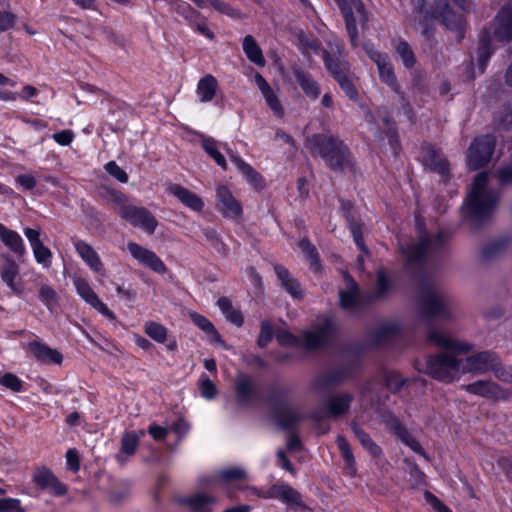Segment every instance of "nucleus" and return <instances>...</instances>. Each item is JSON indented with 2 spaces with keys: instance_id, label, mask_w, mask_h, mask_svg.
Returning a JSON list of instances; mask_svg holds the SVG:
<instances>
[{
  "instance_id": "1",
  "label": "nucleus",
  "mask_w": 512,
  "mask_h": 512,
  "mask_svg": "<svg viewBox=\"0 0 512 512\" xmlns=\"http://www.w3.org/2000/svg\"><path fill=\"white\" fill-rule=\"evenodd\" d=\"M428 339L443 348L444 351L429 356L423 371L440 382L452 383L458 381L462 375L461 358L459 356L472 351L473 345L438 330H430Z\"/></svg>"
},
{
  "instance_id": "2",
  "label": "nucleus",
  "mask_w": 512,
  "mask_h": 512,
  "mask_svg": "<svg viewBox=\"0 0 512 512\" xmlns=\"http://www.w3.org/2000/svg\"><path fill=\"white\" fill-rule=\"evenodd\" d=\"M512 40V0H509L499 10L491 27L484 28L480 34L477 49L478 68L483 73L493 54V41Z\"/></svg>"
},
{
  "instance_id": "3",
  "label": "nucleus",
  "mask_w": 512,
  "mask_h": 512,
  "mask_svg": "<svg viewBox=\"0 0 512 512\" xmlns=\"http://www.w3.org/2000/svg\"><path fill=\"white\" fill-rule=\"evenodd\" d=\"M416 226L419 233L418 241L401 248L406 266L409 268L423 267L441 253L447 241V235L442 231L434 235L428 234L418 218Z\"/></svg>"
},
{
  "instance_id": "4",
  "label": "nucleus",
  "mask_w": 512,
  "mask_h": 512,
  "mask_svg": "<svg viewBox=\"0 0 512 512\" xmlns=\"http://www.w3.org/2000/svg\"><path fill=\"white\" fill-rule=\"evenodd\" d=\"M498 201V194L488 187V174H477L465 201L471 219L476 222L487 219L495 211Z\"/></svg>"
},
{
  "instance_id": "5",
  "label": "nucleus",
  "mask_w": 512,
  "mask_h": 512,
  "mask_svg": "<svg viewBox=\"0 0 512 512\" xmlns=\"http://www.w3.org/2000/svg\"><path fill=\"white\" fill-rule=\"evenodd\" d=\"M109 203L111 208L131 226L149 235L154 234L158 221L147 208L132 204L125 194L117 191L111 192Z\"/></svg>"
},
{
  "instance_id": "6",
  "label": "nucleus",
  "mask_w": 512,
  "mask_h": 512,
  "mask_svg": "<svg viewBox=\"0 0 512 512\" xmlns=\"http://www.w3.org/2000/svg\"><path fill=\"white\" fill-rule=\"evenodd\" d=\"M306 146L313 155H320L331 169H342L348 162L347 147L333 136L312 135L307 138Z\"/></svg>"
},
{
  "instance_id": "7",
  "label": "nucleus",
  "mask_w": 512,
  "mask_h": 512,
  "mask_svg": "<svg viewBox=\"0 0 512 512\" xmlns=\"http://www.w3.org/2000/svg\"><path fill=\"white\" fill-rule=\"evenodd\" d=\"M345 20V26L354 47L359 44L358 25L362 28L368 22V14L361 0H334Z\"/></svg>"
},
{
  "instance_id": "8",
  "label": "nucleus",
  "mask_w": 512,
  "mask_h": 512,
  "mask_svg": "<svg viewBox=\"0 0 512 512\" xmlns=\"http://www.w3.org/2000/svg\"><path fill=\"white\" fill-rule=\"evenodd\" d=\"M421 311L426 316L450 318V300L448 296L431 283L421 284Z\"/></svg>"
},
{
  "instance_id": "9",
  "label": "nucleus",
  "mask_w": 512,
  "mask_h": 512,
  "mask_svg": "<svg viewBox=\"0 0 512 512\" xmlns=\"http://www.w3.org/2000/svg\"><path fill=\"white\" fill-rule=\"evenodd\" d=\"M496 140L492 135H484L474 139L467 153V165L471 170L485 166L492 157Z\"/></svg>"
},
{
  "instance_id": "10",
  "label": "nucleus",
  "mask_w": 512,
  "mask_h": 512,
  "mask_svg": "<svg viewBox=\"0 0 512 512\" xmlns=\"http://www.w3.org/2000/svg\"><path fill=\"white\" fill-rule=\"evenodd\" d=\"M334 324L329 318H320L309 330L302 334V343L307 349H317L324 346L332 337Z\"/></svg>"
},
{
  "instance_id": "11",
  "label": "nucleus",
  "mask_w": 512,
  "mask_h": 512,
  "mask_svg": "<svg viewBox=\"0 0 512 512\" xmlns=\"http://www.w3.org/2000/svg\"><path fill=\"white\" fill-rule=\"evenodd\" d=\"M215 197V208L224 218L236 221L242 217V205L227 186L219 185Z\"/></svg>"
},
{
  "instance_id": "12",
  "label": "nucleus",
  "mask_w": 512,
  "mask_h": 512,
  "mask_svg": "<svg viewBox=\"0 0 512 512\" xmlns=\"http://www.w3.org/2000/svg\"><path fill=\"white\" fill-rule=\"evenodd\" d=\"M73 284L77 294L91 307L111 321L116 320L115 314L104 304L92 289L88 280L82 277H73Z\"/></svg>"
},
{
  "instance_id": "13",
  "label": "nucleus",
  "mask_w": 512,
  "mask_h": 512,
  "mask_svg": "<svg viewBox=\"0 0 512 512\" xmlns=\"http://www.w3.org/2000/svg\"><path fill=\"white\" fill-rule=\"evenodd\" d=\"M381 422L396 437L408 446L412 451L424 455V450L420 443L411 435L408 429L391 412H384L381 416Z\"/></svg>"
},
{
  "instance_id": "14",
  "label": "nucleus",
  "mask_w": 512,
  "mask_h": 512,
  "mask_svg": "<svg viewBox=\"0 0 512 512\" xmlns=\"http://www.w3.org/2000/svg\"><path fill=\"white\" fill-rule=\"evenodd\" d=\"M496 356L492 351H482L466 358H461L462 375L468 373L481 375L491 371Z\"/></svg>"
},
{
  "instance_id": "15",
  "label": "nucleus",
  "mask_w": 512,
  "mask_h": 512,
  "mask_svg": "<svg viewBox=\"0 0 512 512\" xmlns=\"http://www.w3.org/2000/svg\"><path fill=\"white\" fill-rule=\"evenodd\" d=\"M23 233L30 244L35 261L44 269H49L52 265L53 254L40 239L41 229L26 227L23 229Z\"/></svg>"
},
{
  "instance_id": "16",
  "label": "nucleus",
  "mask_w": 512,
  "mask_h": 512,
  "mask_svg": "<svg viewBox=\"0 0 512 512\" xmlns=\"http://www.w3.org/2000/svg\"><path fill=\"white\" fill-rule=\"evenodd\" d=\"M0 277L9 289L16 295L24 292V287L20 282V267L18 263L9 255H1Z\"/></svg>"
},
{
  "instance_id": "17",
  "label": "nucleus",
  "mask_w": 512,
  "mask_h": 512,
  "mask_svg": "<svg viewBox=\"0 0 512 512\" xmlns=\"http://www.w3.org/2000/svg\"><path fill=\"white\" fill-rule=\"evenodd\" d=\"M365 50L370 59L377 65L381 81L388 85L393 91L398 92L399 87L397 79L388 55L381 53L372 47H366Z\"/></svg>"
},
{
  "instance_id": "18",
  "label": "nucleus",
  "mask_w": 512,
  "mask_h": 512,
  "mask_svg": "<svg viewBox=\"0 0 512 512\" xmlns=\"http://www.w3.org/2000/svg\"><path fill=\"white\" fill-rule=\"evenodd\" d=\"M127 249L131 256L140 264L160 274L166 272L164 262L152 250H149L135 242H128Z\"/></svg>"
},
{
  "instance_id": "19",
  "label": "nucleus",
  "mask_w": 512,
  "mask_h": 512,
  "mask_svg": "<svg viewBox=\"0 0 512 512\" xmlns=\"http://www.w3.org/2000/svg\"><path fill=\"white\" fill-rule=\"evenodd\" d=\"M292 76L294 82L309 99L316 100L319 97L321 92L320 85L308 71L299 66H294Z\"/></svg>"
},
{
  "instance_id": "20",
  "label": "nucleus",
  "mask_w": 512,
  "mask_h": 512,
  "mask_svg": "<svg viewBox=\"0 0 512 512\" xmlns=\"http://www.w3.org/2000/svg\"><path fill=\"white\" fill-rule=\"evenodd\" d=\"M35 484L43 490L49 491L55 496H62L67 492V488L55 475L48 469H38L33 475Z\"/></svg>"
},
{
  "instance_id": "21",
  "label": "nucleus",
  "mask_w": 512,
  "mask_h": 512,
  "mask_svg": "<svg viewBox=\"0 0 512 512\" xmlns=\"http://www.w3.org/2000/svg\"><path fill=\"white\" fill-rule=\"evenodd\" d=\"M217 498L209 493L197 491L180 500V503L187 506L191 512H212Z\"/></svg>"
},
{
  "instance_id": "22",
  "label": "nucleus",
  "mask_w": 512,
  "mask_h": 512,
  "mask_svg": "<svg viewBox=\"0 0 512 512\" xmlns=\"http://www.w3.org/2000/svg\"><path fill=\"white\" fill-rule=\"evenodd\" d=\"M354 400V396L348 392H337L332 394L325 403L328 416L338 418L345 415Z\"/></svg>"
},
{
  "instance_id": "23",
  "label": "nucleus",
  "mask_w": 512,
  "mask_h": 512,
  "mask_svg": "<svg viewBox=\"0 0 512 512\" xmlns=\"http://www.w3.org/2000/svg\"><path fill=\"white\" fill-rule=\"evenodd\" d=\"M463 388L471 394L485 398L505 399L506 392L497 383L493 381L479 380L474 383L464 385Z\"/></svg>"
},
{
  "instance_id": "24",
  "label": "nucleus",
  "mask_w": 512,
  "mask_h": 512,
  "mask_svg": "<svg viewBox=\"0 0 512 512\" xmlns=\"http://www.w3.org/2000/svg\"><path fill=\"white\" fill-rule=\"evenodd\" d=\"M167 192L192 211L201 212L204 208V201L201 197L179 184L170 185Z\"/></svg>"
},
{
  "instance_id": "25",
  "label": "nucleus",
  "mask_w": 512,
  "mask_h": 512,
  "mask_svg": "<svg viewBox=\"0 0 512 512\" xmlns=\"http://www.w3.org/2000/svg\"><path fill=\"white\" fill-rule=\"evenodd\" d=\"M73 246L79 257L96 273L104 274V265L98 253L87 242L76 239Z\"/></svg>"
},
{
  "instance_id": "26",
  "label": "nucleus",
  "mask_w": 512,
  "mask_h": 512,
  "mask_svg": "<svg viewBox=\"0 0 512 512\" xmlns=\"http://www.w3.org/2000/svg\"><path fill=\"white\" fill-rule=\"evenodd\" d=\"M346 283L347 289L340 291V305L349 312H358L363 306V299L359 293L358 286L351 278H347Z\"/></svg>"
},
{
  "instance_id": "27",
  "label": "nucleus",
  "mask_w": 512,
  "mask_h": 512,
  "mask_svg": "<svg viewBox=\"0 0 512 512\" xmlns=\"http://www.w3.org/2000/svg\"><path fill=\"white\" fill-rule=\"evenodd\" d=\"M0 240L16 256L22 257L26 254V247L20 234L8 229L2 223H0Z\"/></svg>"
},
{
  "instance_id": "28",
  "label": "nucleus",
  "mask_w": 512,
  "mask_h": 512,
  "mask_svg": "<svg viewBox=\"0 0 512 512\" xmlns=\"http://www.w3.org/2000/svg\"><path fill=\"white\" fill-rule=\"evenodd\" d=\"M255 83L261 91L266 104L270 107L273 113L278 117H282L284 115V109L278 99V96L275 94L265 78L261 74L256 73Z\"/></svg>"
},
{
  "instance_id": "29",
  "label": "nucleus",
  "mask_w": 512,
  "mask_h": 512,
  "mask_svg": "<svg viewBox=\"0 0 512 512\" xmlns=\"http://www.w3.org/2000/svg\"><path fill=\"white\" fill-rule=\"evenodd\" d=\"M28 349L36 360L43 363L61 364L63 357L61 353L55 349H51L45 344L37 341L30 342Z\"/></svg>"
},
{
  "instance_id": "30",
  "label": "nucleus",
  "mask_w": 512,
  "mask_h": 512,
  "mask_svg": "<svg viewBox=\"0 0 512 512\" xmlns=\"http://www.w3.org/2000/svg\"><path fill=\"white\" fill-rule=\"evenodd\" d=\"M274 271L281 282L282 287L296 299L303 297V291L299 282L293 278L290 272L282 265L276 264Z\"/></svg>"
},
{
  "instance_id": "31",
  "label": "nucleus",
  "mask_w": 512,
  "mask_h": 512,
  "mask_svg": "<svg viewBox=\"0 0 512 512\" xmlns=\"http://www.w3.org/2000/svg\"><path fill=\"white\" fill-rule=\"evenodd\" d=\"M235 390L238 400L241 403H248L256 393V385L252 377L246 374H239L236 378Z\"/></svg>"
},
{
  "instance_id": "32",
  "label": "nucleus",
  "mask_w": 512,
  "mask_h": 512,
  "mask_svg": "<svg viewBox=\"0 0 512 512\" xmlns=\"http://www.w3.org/2000/svg\"><path fill=\"white\" fill-rule=\"evenodd\" d=\"M217 89L218 82L213 75L208 74L201 78L196 90L200 102H210L215 97Z\"/></svg>"
},
{
  "instance_id": "33",
  "label": "nucleus",
  "mask_w": 512,
  "mask_h": 512,
  "mask_svg": "<svg viewBox=\"0 0 512 512\" xmlns=\"http://www.w3.org/2000/svg\"><path fill=\"white\" fill-rule=\"evenodd\" d=\"M277 498L286 503L298 504L300 494L287 484H275L269 489V499Z\"/></svg>"
},
{
  "instance_id": "34",
  "label": "nucleus",
  "mask_w": 512,
  "mask_h": 512,
  "mask_svg": "<svg viewBox=\"0 0 512 512\" xmlns=\"http://www.w3.org/2000/svg\"><path fill=\"white\" fill-rule=\"evenodd\" d=\"M351 429L360 442L362 447L372 456L379 457L382 454V449L377 445L373 439L366 433L356 422L351 423Z\"/></svg>"
},
{
  "instance_id": "35",
  "label": "nucleus",
  "mask_w": 512,
  "mask_h": 512,
  "mask_svg": "<svg viewBox=\"0 0 512 512\" xmlns=\"http://www.w3.org/2000/svg\"><path fill=\"white\" fill-rule=\"evenodd\" d=\"M230 159L251 184L258 188L263 187L261 175L251 165L232 152H230Z\"/></svg>"
},
{
  "instance_id": "36",
  "label": "nucleus",
  "mask_w": 512,
  "mask_h": 512,
  "mask_svg": "<svg viewBox=\"0 0 512 512\" xmlns=\"http://www.w3.org/2000/svg\"><path fill=\"white\" fill-rule=\"evenodd\" d=\"M423 161L425 166L441 175L449 172L447 160L431 147L427 148Z\"/></svg>"
},
{
  "instance_id": "37",
  "label": "nucleus",
  "mask_w": 512,
  "mask_h": 512,
  "mask_svg": "<svg viewBox=\"0 0 512 512\" xmlns=\"http://www.w3.org/2000/svg\"><path fill=\"white\" fill-rule=\"evenodd\" d=\"M243 51L247 58L258 66L265 65V58L262 50L251 35H246L242 43Z\"/></svg>"
},
{
  "instance_id": "38",
  "label": "nucleus",
  "mask_w": 512,
  "mask_h": 512,
  "mask_svg": "<svg viewBox=\"0 0 512 512\" xmlns=\"http://www.w3.org/2000/svg\"><path fill=\"white\" fill-rule=\"evenodd\" d=\"M278 425L283 430H290L300 420L299 414L291 407H282L275 412Z\"/></svg>"
},
{
  "instance_id": "39",
  "label": "nucleus",
  "mask_w": 512,
  "mask_h": 512,
  "mask_svg": "<svg viewBox=\"0 0 512 512\" xmlns=\"http://www.w3.org/2000/svg\"><path fill=\"white\" fill-rule=\"evenodd\" d=\"M391 288V282L384 271L380 269L377 272V281L371 294L369 295L370 300H379L385 298Z\"/></svg>"
},
{
  "instance_id": "40",
  "label": "nucleus",
  "mask_w": 512,
  "mask_h": 512,
  "mask_svg": "<svg viewBox=\"0 0 512 512\" xmlns=\"http://www.w3.org/2000/svg\"><path fill=\"white\" fill-rule=\"evenodd\" d=\"M323 61L326 69L334 78H336L337 75H342L348 71L347 62L341 60L339 57H335L327 51L323 52Z\"/></svg>"
},
{
  "instance_id": "41",
  "label": "nucleus",
  "mask_w": 512,
  "mask_h": 512,
  "mask_svg": "<svg viewBox=\"0 0 512 512\" xmlns=\"http://www.w3.org/2000/svg\"><path fill=\"white\" fill-rule=\"evenodd\" d=\"M217 305L228 321L236 326H241L243 324V317L240 311L233 308L232 303L228 298H219Z\"/></svg>"
},
{
  "instance_id": "42",
  "label": "nucleus",
  "mask_w": 512,
  "mask_h": 512,
  "mask_svg": "<svg viewBox=\"0 0 512 512\" xmlns=\"http://www.w3.org/2000/svg\"><path fill=\"white\" fill-rule=\"evenodd\" d=\"M202 147L205 152L224 170L227 168L225 157L220 153L217 142L212 138H204Z\"/></svg>"
},
{
  "instance_id": "43",
  "label": "nucleus",
  "mask_w": 512,
  "mask_h": 512,
  "mask_svg": "<svg viewBox=\"0 0 512 512\" xmlns=\"http://www.w3.org/2000/svg\"><path fill=\"white\" fill-rule=\"evenodd\" d=\"M190 317L193 321V323L206 332L209 336H211L212 341H221V337L217 330L215 329L214 325L203 315H200L198 313H191Z\"/></svg>"
},
{
  "instance_id": "44",
  "label": "nucleus",
  "mask_w": 512,
  "mask_h": 512,
  "mask_svg": "<svg viewBox=\"0 0 512 512\" xmlns=\"http://www.w3.org/2000/svg\"><path fill=\"white\" fill-rule=\"evenodd\" d=\"M145 333L158 343H164L167 339V329L153 321H148L144 325Z\"/></svg>"
},
{
  "instance_id": "45",
  "label": "nucleus",
  "mask_w": 512,
  "mask_h": 512,
  "mask_svg": "<svg viewBox=\"0 0 512 512\" xmlns=\"http://www.w3.org/2000/svg\"><path fill=\"white\" fill-rule=\"evenodd\" d=\"M39 299L50 311H53L54 308L57 306V293L51 286L47 284H42L40 286Z\"/></svg>"
},
{
  "instance_id": "46",
  "label": "nucleus",
  "mask_w": 512,
  "mask_h": 512,
  "mask_svg": "<svg viewBox=\"0 0 512 512\" xmlns=\"http://www.w3.org/2000/svg\"><path fill=\"white\" fill-rule=\"evenodd\" d=\"M205 239L211 244V246L220 253L225 254L227 251L226 245L223 243L220 234L216 229L211 227H205L202 229Z\"/></svg>"
},
{
  "instance_id": "47",
  "label": "nucleus",
  "mask_w": 512,
  "mask_h": 512,
  "mask_svg": "<svg viewBox=\"0 0 512 512\" xmlns=\"http://www.w3.org/2000/svg\"><path fill=\"white\" fill-rule=\"evenodd\" d=\"M299 248L303 252V254L306 256L307 259L311 262V267L315 270L319 269V256L317 253V250L315 246L308 240V239H302L299 241Z\"/></svg>"
},
{
  "instance_id": "48",
  "label": "nucleus",
  "mask_w": 512,
  "mask_h": 512,
  "mask_svg": "<svg viewBox=\"0 0 512 512\" xmlns=\"http://www.w3.org/2000/svg\"><path fill=\"white\" fill-rule=\"evenodd\" d=\"M336 443L341 452L343 459L346 462L347 467L351 470V473H354L355 472V468H354L355 460H354V456L352 453V449H351L348 441L343 436L339 435L337 437Z\"/></svg>"
},
{
  "instance_id": "49",
  "label": "nucleus",
  "mask_w": 512,
  "mask_h": 512,
  "mask_svg": "<svg viewBox=\"0 0 512 512\" xmlns=\"http://www.w3.org/2000/svg\"><path fill=\"white\" fill-rule=\"evenodd\" d=\"M443 22L444 24L451 30H455L459 33V36L462 37V32L464 28V18L462 15H456L452 13L450 10H447L443 13Z\"/></svg>"
},
{
  "instance_id": "50",
  "label": "nucleus",
  "mask_w": 512,
  "mask_h": 512,
  "mask_svg": "<svg viewBox=\"0 0 512 512\" xmlns=\"http://www.w3.org/2000/svg\"><path fill=\"white\" fill-rule=\"evenodd\" d=\"M396 51L401 57V60L405 67L411 68L415 64L414 53L409 46V44L405 41H399L396 46Z\"/></svg>"
},
{
  "instance_id": "51",
  "label": "nucleus",
  "mask_w": 512,
  "mask_h": 512,
  "mask_svg": "<svg viewBox=\"0 0 512 512\" xmlns=\"http://www.w3.org/2000/svg\"><path fill=\"white\" fill-rule=\"evenodd\" d=\"M491 371L498 380L506 383H512V366L502 365L498 356L495 358V363Z\"/></svg>"
},
{
  "instance_id": "52",
  "label": "nucleus",
  "mask_w": 512,
  "mask_h": 512,
  "mask_svg": "<svg viewBox=\"0 0 512 512\" xmlns=\"http://www.w3.org/2000/svg\"><path fill=\"white\" fill-rule=\"evenodd\" d=\"M168 1L173 11L184 16L190 22L193 21L194 17L196 16V11L188 3L182 2L180 0Z\"/></svg>"
},
{
  "instance_id": "53",
  "label": "nucleus",
  "mask_w": 512,
  "mask_h": 512,
  "mask_svg": "<svg viewBox=\"0 0 512 512\" xmlns=\"http://www.w3.org/2000/svg\"><path fill=\"white\" fill-rule=\"evenodd\" d=\"M247 473L241 467H227L219 471L218 477L224 481L246 478Z\"/></svg>"
},
{
  "instance_id": "54",
  "label": "nucleus",
  "mask_w": 512,
  "mask_h": 512,
  "mask_svg": "<svg viewBox=\"0 0 512 512\" xmlns=\"http://www.w3.org/2000/svg\"><path fill=\"white\" fill-rule=\"evenodd\" d=\"M0 385H3L14 392H20L23 388L22 381L12 373H5L0 376Z\"/></svg>"
},
{
  "instance_id": "55",
  "label": "nucleus",
  "mask_w": 512,
  "mask_h": 512,
  "mask_svg": "<svg viewBox=\"0 0 512 512\" xmlns=\"http://www.w3.org/2000/svg\"><path fill=\"white\" fill-rule=\"evenodd\" d=\"M199 388L201 395L206 399H212L216 395L217 389L214 383L205 375L199 380Z\"/></svg>"
},
{
  "instance_id": "56",
  "label": "nucleus",
  "mask_w": 512,
  "mask_h": 512,
  "mask_svg": "<svg viewBox=\"0 0 512 512\" xmlns=\"http://www.w3.org/2000/svg\"><path fill=\"white\" fill-rule=\"evenodd\" d=\"M138 437L134 433H127L121 441V450L127 455H132L136 451L138 445Z\"/></svg>"
},
{
  "instance_id": "57",
  "label": "nucleus",
  "mask_w": 512,
  "mask_h": 512,
  "mask_svg": "<svg viewBox=\"0 0 512 512\" xmlns=\"http://www.w3.org/2000/svg\"><path fill=\"white\" fill-rule=\"evenodd\" d=\"M406 382L398 372L391 371L388 372L385 376V384L391 391H398L403 384Z\"/></svg>"
},
{
  "instance_id": "58",
  "label": "nucleus",
  "mask_w": 512,
  "mask_h": 512,
  "mask_svg": "<svg viewBox=\"0 0 512 512\" xmlns=\"http://www.w3.org/2000/svg\"><path fill=\"white\" fill-rule=\"evenodd\" d=\"M106 172L121 183L128 181L127 173L115 162L110 161L105 165Z\"/></svg>"
},
{
  "instance_id": "59",
  "label": "nucleus",
  "mask_w": 512,
  "mask_h": 512,
  "mask_svg": "<svg viewBox=\"0 0 512 512\" xmlns=\"http://www.w3.org/2000/svg\"><path fill=\"white\" fill-rule=\"evenodd\" d=\"M0 512H25L21 507L19 499L4 498L0 499Z\"/></svg>"
},
{
  "instance_id": "60",
  "label": "nucleus",
  "mask_w": 512,
  "mask_h": 512,
  "mask_svg": "<svg viewBox=\"0 0 512 512\" xmlns=\"http://www.w3.org/2000/svg\"><path fill=\"white\" fill-rule=\"evenodd\" d=\"M273 336V327L271 323L267 320L262 321L261 323V331L258 338V345L260 347H264L268 344V342L272 339Z\"/></svg>"
},
{
  "instance_id": "61",
  "label": "nucleus",
  "mask_w": 512,
  "mask_h": 512,
  "mask_svg": "<svg viewBox=\"0 0 512 512\" xmlns=\"http://www.w3.org/2000/svg\"><path fill=\"white\" fill-rule=\"evenodd\" d=\"M204 1H205V7L207 5H210L213 8H215L217 11H219L220 13H223V14H226V15H229L232 17L237 15V12L230 5H228L227 3H225L221 0H204Z\"/></svg>"
},
{
  "instance_id": "62",
  "label": "nucleus",
  "mask_w": 512,
  "mask_h": 512,
  "mask_svg": "<svg viewBox=\"0 0 512 512\" xmlns=\"http://www.w3.org/2000/svg\"><path fill=\"white\" fill-rule=\"evenodd\" d=\"M334 79L339 83L340 87L350 98H354L356 96V89L352 82L349 80L347 72L342 75H337V77Z\"/></svg>"
},
{
  "instance_id": "63",
  "label": "nucleus",
  "mask_w": 512,
  "mask_h": 512,
  "mask_svg": "<svg viewBox=\"0 0 512 512\" xmlns=\"http://www.w3.org/2000/svg\"><path fill=\"white\" fill-rule=\"evenodd\" d=\"M334 79L339 83L340 87L350 98H354L356 96V89L352 82L349 80L347 72L342 75H337V77Z\"/></svg>"
},
{
  "instance_id": "64",
  "label": "nucleus",
  "mask_w": 512,
  "mask_h": 512,
  "mask_svg": "<svg viewBox=\"0 0 512 512\" xmlns=\"http://www.w3.org/2000/svg\"><path fill=\"white\" fill-rule=\"evenodd\" d=\"M16 22L15 14L8 11H0V31H7L14 27Z\"/></svg>"
}]
</instances>
